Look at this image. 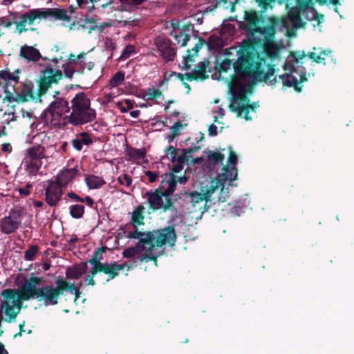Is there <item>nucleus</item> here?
Returning <instances> with one entry per match:
<instances>
[{
	"label": "nucleus",
	"mask_w": 354,
	"mask_h": 354,
	"mask_svg": "<svg viewBox=\"0 0 354 354\" xmlns=\"http://www.w3.org/2000/svg\"><path fill=\"white\" fill-rule=\"evenodd\" d=\"M155 45L162 57L167 62L174 59L176 50L169 39L159 36L155 39Z\"/></svg>",
	"instance_id": "f3484780"
},
{
	"label": "nucleus",
	"mask_w": 354,
	"mask_h": 354,
	"mask_svg": "<svg viewBox=\"0 0 354 354\" xmlns=\"http://www.w3.org/2000/svg\"><path fill=\"white\" fill-rule=\"evenodd\" d=\"M224 158V155L218 151H209L207 153V160L212 162L213 165L221 163Z\"/></svg>",
	"instance_id": "a19ab883"
},
{
	"label": "nucleus",
	"mask_w": 354,
	"mask_h": 354,
	"mask_svg": "<svg viewBox=\"0 0 354 354\" xmlns=\"http://www.w3.org/2000/svg\"><path fill=\"white\" fill-rule=\"evenodd\" d=\"M48 17H53L57 20L68 19L65 11L59 8H35L19 15V21H15L16 32L19 35L28 30L26 25H33L38 20L45 19Z\"/></svg>",
	"instance_id": "423d86ee"
},
{
	"label": "nucleus",
	"mask_w": 354,
	"mask_h": 354,
	"mask_svg": "<svg viewBox=\"0 0 354 354\" xmlns=\"http://www.w3.org/2000/svg\"><path fill=\"white\" fill-rule=\"evenodd\" d=\"M274 73V68L266 63L264 59H259L252 65L249 75L256 81H271L272 77Z\"/></svg>",
	"instance_id": "4468645a"
},
{
	"label": "nucleus",
	"mask_w": 354,
	"mask_h": 354,
	"mask_svg": "<svg viewBox=\"0 0 354 354\" xmlns=\"http://www.w3.org/2000/svg\"><path fill=\"white\" fill-rule=\"evenodd\" d=\"M230 89L234 97L230 104V109L236 113L239 117L243 114L245 120H251V117L248 115L250 110H254L256 106L249 104V100L245 95V88L240 84L239 78L235 75L231 80Z\"/></svg>",
	"instance_id": "1a4fd4ad"
},
{
	"label": "nucleus",
	"mask_w": 354,
	"mask_h": 354,
	"mask_svg": "<svg viewBox=\"0 0 354 354\" xmlns=\"http://www.w3.org/2000/svg\"><path fill=\"white\" fill-rule=\"evenodd\" d=\"M183 167L180 164L176 163L175 165H174V167L171 169L172 173L171 174L175 175L174 174L179 173L180 171H181L183 170Z\"/></svg>",
	"instance_id": "338daca9"
},
{
	"label": "nucleus",
	"mask_w": 354,
	"mask_h": 354,
	"mask_svg": "<svg viewBox=\"0 0 354 354\" xmlns=\"http://www.w3.org/2000/svg\"><path fill=\"white\" fill-rule=\"evenodd\" d=\"M71 112L68 115V124L80 126L95 120V111L91 108L90 99L83 93L80 92L71 101Z\"/></svg>",
	"instance_id": "20e7f679"
},
{
	"label": "nucleus",
	"mask_w": 354,
	"mask_h": 354,
	"mask_svg": "<svg viewBox=\"0 0 354 354\" xmlns=\"http://www.w3.org/2000/svg\"><path fill=\"white\" fill-rule=\"evenodd\" d=\"M246 28L252 32H257L260 27H258L259 19L254 12H248L245 15Z\"/></svg>",
	"instance_id": "473e14b6"
},
{
	"label": "nucleus",
	"mask_w": 354,
	"mask_h": 354,
	"mask_svg": "<svg viewBox=\"0 0 354 354\" xmlns=\"http://www.w3.org/2000/svg\"><path fill=\"white\" fill-rule=\"evenodd\" d=\"M11 103L10 97H5L0 102V124L3 127L5 124H8L10 122L15 120V105H10Z\"/></svg>",
	"instance_id": "a211bd4d"
},
{
	"label": "nucleus",
	"mask_w": 354,
	"mask_h": 354,
	"mask_svg": "<svg viewBox=\"0 0 354 354\" xmlns=\"http://www.w3.org/2000/svg\"><path fill=\"white\" fill-rule=\"evenodd\" d=\"M144 197L147 198L146 204L148 205L149 210L153 212L158 209L165 212L173 205L171 199L162 194L161 190L158 189H156L153 192H147Z\"/></svg>",
	"instance_id": "ddd939ff"
},
{
	"label": "nucleus",
	"mask_w": 354,
	"mask_h": 354,
	"mask_svg": "<svg viewBox=\"0 0 354 354\" xmlns=\"http://www.w3.org/2000/svg\"><path fill=\"white\" fill-rule=\"evenodd\" d=\"M33 144L43 149L46 153L53 156L57 151L56 144L45 131L37 133L33 137Z\"/></svg>",
	"instance_id": "6ab92c4d"
},
{
	"label": "nucleus",
	"mask_w": 354,
	"mask_h": 354,
	"mask_svg": "<svg viewBox=\"0 0 354 354\" xmlns=\"http://www.w3.org/2000/svg\"><path fill=\"white\" fill-rule=\"evenodd\" d=\"M31 187V184H27L26 187L17 188L15 191H17L21 195L28 196L30 194V189Z\"/></svg>",
	"instance_id": "864d4df0"
},
{
	"label": "nucleus",
	"mask_w": 354,
	"mask_h": 354,
	"mask_svg": "<svg viewBox=\"0 0 354 354\" xmlns=\"http://www.w3.org/2000/svg\"><path fill=\"white\" fill-rule=\"evenodd\" d=\"M126 267L128 268L129 270L130 268L125 263L118 264L116 262L104 263L101 270V272L109 275V279H107V281H109L110 279H114L119 274L120 272L123 270Z\"/></svg>",
	"instance_id": "393cba45"
},
{
	"label": "nucleus",
	"mask_w": 354,
	"mask_h": 354,
	"mask_svg": "<svg viewBox=\"0 0 354 354\" xmlns=\"http://www.w3.org/2000/svg\"><path fill=\"white\" fill-rule=\"evenodd\" d=\"M209 64V62L208 60L199 62L196 69L185 74L186 79L189 81H192L198 79L203 80L207 78L208 75L206 74V69Z\"/></svg>",
	"instance_id": "5701e85b"
},
{
	"label": "nucleus",
	"mask_w": 354,
	"mask_h": 354,
	"mask_svg": "<svg viewBox=\"0 0 354 354\" xmlns=\"http://www.w3.org/2000/svg\"><path fill=\"white\" fill-rule=\"evenodd\" d=\"M53 97V100L43 111L42 119L50 126H65L67 124V118L71 111L69 102L64 97L59 96V91H55Z\"/></svg>",
	"instance_id": "39448f33"
},
{
	"label": "nucleus",
	"mask_w": 354,
	"mask_h": 354,
	"mask_svg": "<svg viewBox=\"0 0 354 354\" xmlns=\"http://www.w3.org/2000/svg\"><path fill=\"white\" fill-rule=\"evenodd\" d=\"M41 95H42L39 94V90L37 91V93L34 92V85L31 82H25L19 94L20 100L24 102L30 100L41 101Z\"/></svg>",
	"instance_id": "412c9836"
},
{
	"label": "nucleus",
	"mask_w": 354,
	"mask_h": 354,
	"mask_svg": "<svg viewBox=\"0 0 354 354\" xmlns=\"http://www.w3.org/2000/svg\"><path fill=\"white\" fill-rule=\"evenodd\" d=\"M145 207L142 205L137 206L131 214V223L134 228L144 224Z\"/></svg>",
	"instance_id": "c85d7f7f"
},
{
	"label": "nucleus",
	"mask_w": 354,
	"mask_h": 354,
	"mask_svg": "<svg viewBox=\"0 0 354 354\" xmlns=\"http://www.w3.org/2000/svg\"><path fill=\"white\" fill-rule=\"evenodd\" d=\"M86 55L87 53L84 52L78 55L70 53L66 62L62 65L65 77L72 78L75 73L83 75L86 69L91 71L95 64L93 62H86Z\"/></svg>",
	"instance_id": "9b49d317"
},
{
	"label": "nucleus",
	"mask_w": 354,
	"mask_h": 354,
	"mask_svg": "<svg viewBox=\"0 0 354 354\" xmlns=\"http://www.w3.org/2000/svg\"><path fill=\"white\" fill-rule=\"evenodd\" d=\"M77 174L78 170L76 168L65 169L57 176L55 180L62 187H64L71 183Z\"/></svg>",
	"instance_id": "b1692460"
},
{
	"label": "nucleus",
	"mask_w": 354,
	"mask_h": 354,
	"mask_svg": "<svg viewBox=\"0 0 354 354\" xmlns=\"http://www.w3.org/2000/svg\"><path fill=\"white\" fill-rule=\"evenodd\" d=\"M172 30L171 31V35L176 39V41L180 44V39L182 38L181 46H185L190 39V37L188 35H184L180 30L179 22L174 21L171 22Z\"/></svg>",
	"instance_id": "cd10ccee"
},
{
	"label": "nucleus",
	"mask_w": 354,
	"mask_h": 354,
	"mask_svg": "<svg viewBox=\"0 0 354 354\" xmlns=\"http://www.w3.org/2000/svg\"><path fill=\"white\" fill-rule=\"evenodd\" d=\"M21 73V70L17 68L13 72H11L9 69H4L0 72V80L6 82V83L17 84L19 80V75Z\"/></svg>",
	"instance_id": "c756f323"
},
{
	"label": "nucleus",
	"mask_w": 354,
	"mask_h": 354,
	"mask_svg": "<svg viewBox=\"0 0 354 354\" xmlns=\"http://www.w3.org/2000/svg\"><path fill=\"white\" fill-rule=\"evenodd\" d=\"M62 71L53 64L47 65L41 71L39 81V94L45 95L53 84H57L62 79Z\"/></svg>",
	"instance_id": "f8f14e48"
},
{
	"label": "nucleus",
	"mask_w": 354,
	"mask_h": 354,
	"mask_svg": "<svg viewBox=\"0 0 354 354\" xmlns=\"http://www.w3.org/2000/svg\"><path fill=\"white\" fill-rule=\"evenodd\" d=\"M201 44L197 43L192 50H187V55L183 57L184 64L187 68H190L189 62L194 61L193 57L198 55V50L201 48Z\"/></svg>",
	"instance_id": "e433bc0d"
},
{
	"label": "nucleus",
	"mask_w": 354,
	"mask_h": 354,
	"mask_svg": "<svg viewBox=\"0 0 354 354\" xmlns=\"http://www.w3.org/2000/svg\"><path fill=\"white\" fill-rule=\"evenodd\" d=\"M149 247L138 257L140 262L153 261L156 263L158 254H155L156 248L165 245L174 246L176 241V234L173 226H168L158 230L149 231Z\"/></svg>",
	"instance_id": "7ed1b4c3"
},
{
	"label": "nucleus",
	"mask_w": 354,
	"mask_h": 354,
	"mask_svg": "<svg viewBox=\"0 0 354 354\" xmlns=\"http://www.w3.org/2000/svg\"><path fill=\"white\" fill-rule=\"evenodd\" d=\"M106 250V248H100L97 249V251H95L94 255L93 257L88 261V263H91L93 267L94 268H100V272H101V270L103 267V265L104 263H101L100 261L101 259V257H99L100 254L102 252H104Z\"/></svg>",
	"instance_id": "4c0bfd02"
},
{
	"label": "nucleus",
	"mask_w": 354,
	"mask_h": 354,
	"mask_svg": "<svg viewBox=\"0 0 354 354\" xmlns=\"http://www.w3.org/2000/svg\"><path fill=\"white\" fill-rule=\"evenodd\" d=\"M42 278L32 277L26 280L17 289H5L1 295L3 299L1 303V308L9 322L15 319L19 313L24 301L35 298L37 295V287L42 281Z\"/></svg>",
	"instance_id": "f257e3e1"
},
{
	"label": "nucleus",
	"mask_w": 354,
	"mask_h": 354,
	"mask_svg": "<svg viewBox=\"0 0 354 354\" xmlns=\"http://www.w3.org/2000/svg\"><path fill=\"white\" fill-rule=\"evenodd\" d=\"M304 57V54L297 55L295 53H292L288 57L284 65L286 73L279 75L278 80L277 77H274L275 82H281L283 86H293L296 91H300V84L307 81L304 72L299 69L300 65L303 64L302 60Z\"/></svg>",
	"instance_id": "0eeeda50"
},
{
	"label": "nucleus",
	"mask_w": 354,
	"mask_h": 354,
	"mask_svg": "<svg viewBox=\"0 0 354 354\" xmlns=\"http://www.w3.org/2000/svg\"><path fill=\"white\" fill-rule=\"evenodd\" d=\"M127 154L132 160H138L142 159L146 155L145 149L131 148L128 150Z\"/></svg>",
	"instance_id": "79ce46f5"
},
{
	"label": "nucleus",
	"mask_w": 354,
	"mask_h": 354,
	"mask_svg": "<svg viewBox=\"0 0 354 354\" xmlns=\"http://www.w3.org/2000/svg\"><path fill=\"white\" fill-rule=\"evenodd\" d=\"M66 291H70L71 294L75 295V299H77L80 296V292L79 288L77 287L74 283H72L71 285L68 283V290Z\"/></svg>",
	"instance_id": "5fc2aeb1"
},
{
	"label": "nucleus",
	"mask_w": 354,
	"mask_h": 354,
	"mask_svg": "<svg viewBox=\"0 0 354 354\" xmlns=\"http://www.w3.org/2000/svg\"><path fill=\"white\" fill-rule=\"evenodd\" d=\"M12 25V21L7 17H3L0 18V26L7 28H10Z\"/></svg>",
	"instance_id": "bf43d9fd"
},
{
	"label": "nucleus",
	"mask_w": 354,
	"mask_h": 354,
	"mask_svg": "<svg viewBox=\"0 0 354 354\" xmlns=\"http://www.w3.org/2000/svg\"><path fill=\"white\" fill-rule=\"evenodd\" d=\"M311 13L313 15V17L311 18V21H317V26H319L323 23L324 15L323 14L319 13L312 6H311Z\"/></svg>",
	"instance_id": "8fccbe9b"
},
{
	"label": "nucleus",
	"mask_w": 354,
	"mask_h": 354,
	"mask_svg": "<svg viewBox=\"0 0 354 354\" xmlns=\"http://www.w3.org/2000/svg\"><path fill=\"white\" fill-rule=\"evenodd\" d=\"M49 156H50V154L44 151L43 149L33 144L32 147L27 149L26 157L28 158L41 160V159L47 158Z\"/></svg>",
	"instance_id": "7c9ffc66"
},
{
	"label": "nucleus",
	"mask_w": 354,
	"mask_h": 354,
	"mask_svg": "<svg viewBox=\"0 0 354 354\" xmlns=\"http://www.w3.org/2000/svg\"><path fill=\"white\" fill-rule=\"evenodd\" d=\"M177 156V151L176 149L172 147L169 146L167 148L165 151V157L170 160L171 162H175Z\"/></svg>",
	"instance_id": "09e8293b"
},
{
	"label": "nucleus",
	"mask_w": 354,
	"mask_h": 354,
	"mask_svg": "<svg viewBox=\"0 0 354 354\" xmlns=\"http://www.w3.org/2000/svg\"><path fill=\"white\" fill-rule=\"evenodd\" d=\"M126 236L130 239H138V241L136 245H140L145 247L147 245H149V231L142 232L139 231L138 227H136L133 231L128 232Z\"/></svg>",
	"instance_id": "bb28decb"
},
{
	"label": "nucleus",
	"mask_w": 354,
	"mask_h": 354,
	"mask_svg": "<svg viewBox=\"0 0 354 354\" xmlns=\"http://www.w3.org/2000/svg\"><path fill=\"white\" fill-rule=\"evenodd\" d=\"M263 48L270 57H275L279 55V48L277 44L272 41H267L264 44Z\"/></svg>",
	"instance_id": "ea45409f"
},
{
	"label": "nucleus",
	"mask_w": 354,
	"mask_h": 354,
	"mask_svg": "<svg viewBox=\"0 0 354 354\" xmlns=\"http://www.w3.org/2000/svg\"><path fill=\"white\" fill-rule=\"evenodd\" d=\"M302 25L300 12L298 8H292L287 17L281 19H274L271 25L259 28L257 32L264 35L268 41H271L275 35L276 28L286 30L288 35H290L292 30L297 29Z\"/></svg>",
	"instance_id": "6e6552de"
},
{
	"label": "nucleus",
	"mask_w": 354,
	"mask_h": 354,
	"mask_svg": "<svg viewBox=\"0 0 354 354\" xmlns=\"http://www.w3.org/2000/svg\"><path fill=\"white\" fill-rule=\"evenodd\" d=\"M24 167L26 172L31 176H35L40 169L42 162L39 160L28 158L24 160Z\"/></svg>",
	"instance_id": "2f4dec72"
},
{
	"label": "nucleus",
	"mask_w": 354,
	"mask_h": 354,
	"mask_svg": "<svg viewBox=\"0 0 354 354\" xmlns=\"http://www.w3.org/2000/svg\"><path fill=\"white\" fill-rule=\"evenodd\" d=\"M231 66L230 60L226 59L223 61L220 65V69L223 71H227Z\"/></svg>",
	"instance_id": "680f3d73"
},
{
	"label": "nucleus",
	"mask_w": 354,
	"mask_h": 354,
	"mask_svg": "<svg viewBox=\"0 0 354 354\" xmlns=\"http://www.w3.org/2000/svg\"><path fill=\"white\" fill-rule=\"evenodd\" d=\"M39 248L37 245H32L25 251L24 257L27 261H32L35 254L38 252Z\"/></svg>",
	"instance_id": "de8ad7c7"
},
{
	"label": "nucleus",
	"mask_w": 354,
	"mask_h": 354,
	"mask_svg": "<svg viewBox=\"0 0 354 354\" xmlns=\"http://www.w3.org/2000/svg\"><path fill=\"white\" fill-rule=\"evenodd\" d=\"M316 1L321 6H324L328 3L334 6H337L339 3V0H316Z\"/></svg>",
	"instance_id": "e2e57ef3"
},
{
	"label": "nucleus",
	"mask_w": 354,
	"mask_h": 354,
	"mask_svg": "<svg viewBox=\"0 0 354 354\" xmlns=\"http://www.w3.org/2000/svg\"><path fill=\"white\" fill-rule=\"evenodd\" d=\"M237 156L234 151L230 149V155L226 165H224L221 172L218 174L214 180H211L209 188L204 193L193 192L189 194L190 203L194 211H199L203 214L207 211V201L209 200L212 194L219 187H223L226 182H232L237 178Z\"/></svg>",
	"instance_id": "f03ea898"
},
{
	"label": "nucleus",
	"mask_w": 354,
	"mask_h": 354,
	"mask_svg": "<svg viewBox=\"0 0 354 354\" xmlns=\"http://www.w3.org/2000/svg\"><path fill=\"white\" fill-rule=\"evenodd\" d=\"M19 57L20 59L25 60L26 62L35 63L40 59H46V57H42L39 50L32 46L24 45L19 51Z\"/></svg>",
	"instance_id": "aec40b11"
},
{
	"label": "nucleus",
	"mask_w": 354,
	"mask_h": 354,
	"mask_svg": "<svg viewBox=\"0 0 354 354\" xmlns=\"http://www.w3.org/2000/svg\"><path fill=\"white\" fill-rule=\"evenodd\" d=\"M118 183L125 187H130L132 183L131 176L128 174H122L117 178Z\"/></svg>",
	"instance_id": "49530a36"
},
{
	"label": "nucleus",
	"mask_w": 354,
	"mask_h": 354,
	"mask_svg": "<svg viewBox=\"0 0 354 354\" xmlns=\"http://www.w3.org/2000/svg\"><path fill=\"white\" fill-rule=\"evenodd\" d=\"M78 138L84 145H89L93 143L92 138H90L88 133L86 132H82L79 135Z\"/></svg>",
	"instance_id": "3c124183"
},
{
	"label": "nucleus",
	"mask_w": 354,
	"mask_h": 354,
	"mask_svg": "<svg viewBox=\"0 0 354 354\" xmlns=\"http://www.w3.org/2000/svg\"><path fill=\"white\" fill-rule=\"evenodd\" d=\"M85 281L87 283L88 285L94 286L95 285V281L93 279V277H91L90 275L87 274V276L85 278Z\"/></svg>",
	"instance_id": "774afa93"
},
{
	"label": "nucleus",
	"mask_w": 354,
	"mask_h": 354,
	"mask_svg": "<svg viewBox=\"0 0 354 354\" xmlns=\"http://www.w3.org/2000/svg\"><path fill=\"white\" fill-rule=\"evenodd\" d=\"M124 80V72L118 71L109 80L111 87H117L120 85Z\"/></svg>",
	"instance_id": "c03bdc74"
},
{
	"label": "nucleus",
	"mask_w": 354,
	"mask_h": 354,
	"mask_svg": "<svg viewBox=\"0 0 354 354\" xmlns=\"http://www.w3.org/2000/svg\"><path fill=\"white\" fill-rule=\"evenodd\" d=\"M62 10V8H59ZM76 8L73 6H70L66 10L62 9V10L65 11L66 16L68 17V19L62 20L63 21L69 22L71 21V17L73 14L75 13Z\"/></svg>",
	"instance_id": "6e6d98bb"
},
{
	"label": "nucleus",
	"mask_w": 354,
	"mask_h": 354,
	"mask_svg": "<svg viewBox=\"0 0 354 354\" xmlns=\"http://www.w3.org/2000/svg\"><path fill=\"white\" fill-rule=\"evenodd\" d=\"M21 222V214L18 210H11L8 216H5L1 221V230L5 234L14 232Z\"/></svg>",
	"instance_id": "2eb2a0df"
},
{
	"label": "nucleus",
	"mask_w": 354,
	"mask_h": 354,
	"mask_svg": "<svg viewBox=\"0 0 354 354\" xmlns=\"http://www.w3.org/2000/svg\"><path fill=\"white\" fill-rule=\"evenodd\" d=\"M331 50H322L319 53L316 52V48H313V51H311V60L317 63L324 64H326V57L331 54Z\"/></svg>",
	"instance_id": "f704fd0d"
},
{
	"label": "nucleus",
	"mask_w": 354,
	"mask_h": 354,
	"mask_svg": "<svg viewBox=\"0 0 354 354\" xmlns=\"http://www.w3.org/2000/svg\"><path fill=\"white\" fill-rule=\"evenodd\" d=\"M62 187L55 180H50L45 189V199L49 206H55L61 200Z\"/></svg>",
	"instance_id": "dca6fc26"
},
{
	"label": "nucleus",
	"mask_w": 354,
	"mask_h": 354,
	"mask_svg": "<svg viewBox=\"0 0 354 354\" xmlns=\"http://www.w3.org/2000/svg\"><path fill=\"white\" fill-rule=\"evenodd\" d=\"M84 213V206L83 205L75 204L70 207V214L74 218H80Z\"/></svg>",
	"instance_id": "37998d69"
},
{
	"label": "nucleus",
	"mask_w": 354,
	"mask_h": 354,
	"mask_svg": "<svg viewBox=\"0 0 354 354\" xmlns=\"http://www.w3.org/2000/svg\"><path fill=\"white\" fill-rule=\"evenodd\" d=\"M174 76V77H176L178 79L180 80L181 81L183 80V75L181 74V73H175V72H171L169 74H165V81H169L171 80V78Z\"/></svg>",
	"instance_id": "13d9d810"
},
{
	"label": "nucleus",
	"mask_w": 354,
	"mask_h": 354,
	"mask_svg": "<svg viewBox=\"0 0 354 354\" xmlns=\"http://www.w3.org/2000/svg\"><path fill=\"white\" fill-rule=\"evenodd\" d=\"M208 134L210 136H215L217 135V127L214 124H211L208 129Z\"/></svg>",
	"instance_id": "69168bd1"
},
{
	"label": "nucleus",
	"mask_w": 354,
	"mask_h": 354,
	"mask_svg": "<svg viewBox=\"0 0 354 354\" xmlns=\"http://www.w3.org/2000/svg\"><path fill=\"white\" fill-rule=\"evenodd\" d=\"M87 262L69 267L66 270V277L68 279H77L87 270Z\"/></svg>",
	"instance_id": "a878e982"
},
{
	"label": "nucleus",
	"mask_w": 354,
	"mask_h": 354,
	"mask_svg": "<svg viewBox=\"0 0 354 354\" xmlns=\"http://www.w3.org/2000/svg\"><path fill=\"white\" fill-rule=\"evenodd\" d=\"M145 174L148 177L150 183H154L158 177V174L155 171H145Z\"/></svg>",
	"instance_id": "4d7b16f0"
},
{
	"label": "nucleus",
	"mask_w": 354,
	"mask_h": 354,
	"mask_svg": "<svg viewBox=\"0 0 354 354\" xmlns=\"http://www.w3.org/2000/svg\"><path fill=\"white\" fill-rule=\"evenodd\" d=\"M183 129V124L181 122H176L170 127L171 133L167 136L166 138L169 142L173 141L177 136L180 134Z\"/></svg>",
	"instance_id": "58836bf2"
},
{
	"label": "nucleus",
	"mask_w": 354,
	"mask_h": 354,
	"mask_svg": "<svg viewBox=\"0 0 354 354\" xmlns=\"http://www.w3.org/2000/svg\"><path fill=\"white\" fill-rule=\"evenodd\" d=\"M161 177V185L158 189L161 190L162 194L169 196L175 190L176 185V176L174 174H166Z\"/></svg>",
	"instance_id": "4be33fe9"
},
{
	"label": "nucleus",
	"mask_w": 354,
	"mask_h": 354,
	"mask_svg": "<svg viewBox=\"0 0 354 354\" xmlns=\"http://www.w3.org/2000/svg\"><path fill=\"white\" fill-rule=\"evenodd\" d=\"M147 249L145 246L135 245L134 246L129 247L122 252V256L124 258H132L136 255H139L138 258L142 255Z\"/></svg>",
	"instance_id": "72a5a7b5"
},
{
	"label": "nucleus",
	"mask_w": 354,
	"mask_h": 354,
	"mask_svg": "<svg viewBox=\"0 0 354 354\" xmlns=\"http://www.w3.org/2000/svg\"><path fill=\"white\" fill-rule=\"evenodd\" d=\"M71 144L75 149L78 151L82 150L83 144L78 137L75 139H73L71 142Z\"/></svg>",
	"instance_id": "052dcab7"
},
{
	"label": "nucleus",
	"mask_w": 354,
	"mask_h": 354,
	"mask_svg": "<svg viewBox=\"0 0 354 354\" xmlns=\"http://www.w3.org/2000/svg\"><path fill=\"white\" fill-rule=\"evenodd\" d=\"M85 182L90 189H97L105 184L102 178L97 176H88L85 178Z\"/></svg>",
	"instance_id": "c9c22d12"
},
{
	"label": "nucleus",
	"mask_w": 354,
	"mask_h": 354,
	"mask_svg": "<svg viewBox=\"0 0 354 354\" xmlns=\"http://www.w3.org/2000/svg\"><path fill=\"white\" fill-rule=\"evenodd\" d=\"M162 95V92L159 89L153 87L147 88L145 93L144 97L148 100H153Z\"/></svg>",
	"instance_id": "a18cd8bd"
},
{
	"label": "nucleus",
	"mask_w": 354,
	"mask_h": 354,
	"mask_svg": "<svg viewBox=\"0 0 354 354\" xmlns=\"http://www.w3.org/2000/svg\"><path fill=\"white\" fill-rule=\"evenodd\" d=\"M135 52V47L133 45L127 46L122 53L121 57L123 59H127L130 55Z\"/></svg>",
	"instance_id": "603ef678"
},
{
	"label": "nucleus",
	"mask_w": 354,
	"mask_h": 354,
	"mask_svg": "<svg viewBox=\"0 0 354 354\" xmlns=\"http://www.w3.org/2000/svg\"><path fill=\"white\" fill-rule=\"evenodd\" d=\"M56 286L52 284L38 288L36 299L43 302L46 306L56 305L64 291L68 290V283L62 277H58L55 280Z\"/></svg>",
	"instance_id": "9d476101"
},
{
	"label": "nucleus",
	"mask_w": 354,
	"mask_h": 354,
	"mask_svg": "<svg viewBox=\"0 0 354 354\" xmlns=\"http://www.w3.org/2000/svg\"><path fill=\"white\" fill-rule=\"evenodd\" d=\"M67 196L68 198H70L71 199H73L74 201L84 202L83 198H80L78 195H77L75 193H74L73 192H68L67 194Z\"/></svg>",
	"instance_id": "0e129e2a"
}]
</instances>
